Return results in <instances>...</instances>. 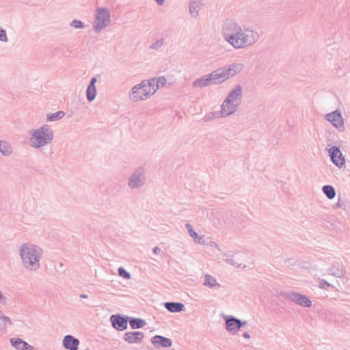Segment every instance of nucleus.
I'll use <instances>...</instances> for the list:
<instances>
[{"mask_svg":"<svg viewBox=\"0 0 350 350\" xmlns=\"http://www.w3.org/2000/svg\"><path fill=\"white\" fill-rule=\"evenodd\" d=\"M161 251L160 248L158 247H154L152 250V252L154 254H158L159 252Z\"/></svg>","mask_w":350,"mask_h":350,"instance_id":"obj_44","label":"nucleus"},{"mask_svg":"<svg viewBox=\"0 0 350 350\" xmlns=\"http://www.w3.org/2000/svg\"><path fill=\"white\" fill-rule=\"evenodd\" d=\"M144 337L143 332L139 331H133L126 332L124 334V340L129 344L140 343Z\"/></svg>","mask_w":350,"mask_h":350,"instance_id":"obj_16","label":"nucleus"},{"mask_svg":"<svg viewBox=\"0 0 350 350\" xmlns=\"http://www.w3.org/2000/svg\"><path fill=\"white\" fill-rule=\"evenodd\" d=\"M291 260V258L286 259V261H288L289 262H290Z\"/></svg>","mask_w":350,"mask_h":350,"instance_id":"obj_49","label":"nucleus"},{"mask_svg":"<svg viewBox=\"0 0 350 350\" xmlns=\"http://www.w3.org/2000/svg\"><path fill=\"white\" fill-rule=\"evenodd\" d=\"M111 21V14L108 9L98 8L96 10L95 20L93 23V29L96 32H100L107 27Z\"/></svg>","mask_w":350,"mask_h":350,"instance_id":"obj_6","label":"nucleus"},{"mask_svg":"<svg viewBox=\"0 0 350 350\" xmlns=\"http://www.w3.org/2000/svg\"><path fill=\"white\" fill-rule=\"evenodd\" d=\"M213 85L215 84L214 83V80L212 79L211 73L194 80L192 83L193 88L196 89H202Z\"/></svg>","mask_w":350,"mask_h":350,"instance_id":"obj_13","label":"nucleus"},{"mask_svg":"<svg viewBox=\"0 0 350 350\" xmlns=\"http://www.w3.org/2000/svg\"><path fill=\"white\" fill-rule=\"evenodd\" d=\"M146 183L145 170L142 167H137L131 175L128 180V186L131 189L142 187Z\"/></svg>","mask_w":350,"mask_h":350,"instance_id":"obj_8","label":"nucleus"},{"mask_svg":"<svg viewBox=\"0 0 350 350\" xmlns=\"http://www.w3.org/2000/svg\"><path fill=\"white\" fill-rule=\"evenodd\" d=\"M65 116L63 111H58L55 113H49L46 116V120L49 122L56 121L62 119Z\"/></svg>","mask_w":350,"mask_h":350,"instance_id":"obj_33","label":"nucleus"},{"mask_svg":"<svg viewBox=\"0 0 350 350\" xmlns=\"http://www.w3.org/2000/svg\"><path fill=\"white\" fill-rule=\"evenodd\" d=\"M326 120L338 129L344 128V122L341 113L334 111L326 115Z\"/></svg>","mask_w":350,"mask_h":350,"instance_id":"obj_15","label":"nucleus"},{"mask_svg":"<svg viewBox=\"0 0 350 350\" xmlns=\"http://www.w3.org/2000/svg\"><path fill=\"white\" fill-rule=\"evenodd\" d=\"M85 350H90V349H85Z\"/></svg>","mask_w":350,"mask_h":350,"instance_id":"obj_51","label":"nucleus"},{"mask_svg":"<svg viewBox=\"0 0 350 350\" xmlns=\"http://www.w3.org/2000/svg\"><path fill=\"white\" fill-rule=\"evenodd\" d=\"M18 253L25 268L30 271H36L40 268L42 255L40 247L34 244L23 243L20 246Z\"/></svg>","mask_w":350,"mask_h":350,"instance_id":"obj_1","label":"nucleus"},{"mask_svg":"<svg viewBox=\"0 0 350 350\" xmlns=\"http://www.w3.org/2000/svg\"><path fill=\"white\" fill-rule=\"evenodd\" d=\"M234 253L232 252H228L227 254H225L224 256L226 257L225 259L226 262L232 266L240 267L241 266V263L234 260L233 259Z\"/></svg>","mask_w":350,"mask_h":350,"instance_id":"obj_32","label":"nucleus"},{"mask_svg":"<svg viewBox=\"0 0 350 350\" xmlns=\"http://www.w3.org/2000/svg\"><path fill=\"white\" fill-rule=\"evenodd\" d=\"M97 82V79L96 77H92L90 80V82L89 83L88 85H90V86H96V83Z\"/></svg>","mask_w":350,"mask_h":350,"instance_id":"obj_43","label":"nucleus"},{"mask_svg":"<svg viewBox=\"0 0 350 350\" xmlns=\"http://www.w3.org/2000/svg\"><path fill=\"white\" fill-rule=\"evenodd\" d=\"M156 79L157 81H158V85L159 88L164 86L167 83V80L164 76L156 77Z\"/></svg>","mask_w":350,"mask_h":350,"instance_id":"obj_41","label":"nucleus"},{"mask_svg":"<svg viewBox=\"0 0 350 350\" xmlns=\"http://www.w3.org/2000/svg\"><path fill=\"white\" fill-rule=\"evenodd\" d=\"M204 285L210 288H219L220 284L217 280L209 274H206L204 277Z\"/></svg>","mask_w":350,"mask_h":350,"instance_id":"obj_26","label":"nucleus"},{"mask_svg":"<svg viewBox=\"0 0 350 350\" xmlns=\"http://www.w3.org/2000/svg\"><path fill=\"white\" fill-rule=\"evenodd\" d=\"M112 327L118 331H124L128 327L129 317L122 314H112L110 317Z\"/></svg>","mask_w":350,"mask_h":350,"instance_id":"obj_10","label":"nucleus"},{"mask_svg":"<svg viewBox=\"0 0 350 350\" xmlns=\"http://www.w3.org/2000/svg\"><path fill=\"white\" fill-rule=\"evenodd\" d=\"M8 324H12L10 319L4 316L2 312H0V329L5 328Z\"/></svg>","mask_w":350,"mask_h":350,"instance_id":"obj_34","label":"nucleus"},{"mask_svg":"<svg viewBox=\"0 0 350 350\" xmlns=\"http://www.w3.org/2000/svg\"><path fill=\"white\" fill-rule=\"evenodd\" d=\"M317 222L319 225H321L322 227H327V224H329L330 225H332L331 221L329 220V217L327 216L325 218H323L322 217H319L317 219Z\"/></svg>","mask_w":350,"mask_h":350,"instance_id":"obj_36","label":"nucleus"},{"mask_svg":"<svg viewBox=\"0 0 350 350\" xmlns=\"http://www.w3.org/2000/svg\"><path fill=\"white\" fill-rule=\"evenodd\" d=\"M239 105V103H236L234 100H231L230 98H226L221 106V116L224 118L234 113L238 109Z\"/></svg>","mask_w":350,"mask_h":350,"instance_id":"obj_12","label":"nucleus"},{"mask_svg":"<svg viewBox=\"0 0 350 350\" xmlns=\"http://www.w3.org/2000/svg\"><path fill=\"white\" fill-rule=\"evenodd\" d=\"M189 12L191 16L197 17L199 14V10L202 6V1H190Z\"/></svg>","mask_w":350,"mask_h":350,"instance_id":"obj_25","label":"nucleus"},{"mask_svg":"<svg viewBox=\"0 0 350 350\" xmlns=\"http://www.w3.org/2000/svg\"><path fill=\"white\" fill-rule=\"evenodd\" d=\"M12 152L11 146L5 142H0V152L4 156H9Z\"/></svg>","mask_w":350,"mask_h":350,"instance_id":"obj_31","label":"nucleus"},{"mask_svg":"<svg viewBox=\"0 0 350 350\" xmlns=\"http://www.w3.org/2000/svg\"><path fill=\"white\" fill-rule=\"evenodd\" d=\"M329 156L336 166L341 168L345 165V159L338 146H333L329 149Z\"/></svg>","mask_w":350,"mask_h":350,"instance_id":"obj_11","label":"nucleus"},{"mask_svg":"<svg viewBox=\"0 0 350 350\" xmlns=\"http://www.w3.org/2000/svg\"><path fill=\"white\" fill-rule=\"evenodd\" d=\"M239 329L243 327H245V325H247V321H241L240 319H239Z\"/></svg>","mask_w":350,"mask_h":350,"instance_id":"obj_42","label":"nucleus"},{"mask_svg":"<svg viewBox=\"0 0 350 350\" xmlns=\"http://www.w3.org/2000/svg\"><path fill=\"white\" fill-rule=\"evenodd\" d=\"M152 96V93L144 80L135 85L129 92V98L132 102L137 103L145 100Z\"/></svg>","mask_w":350,"mask_h":350,"instance_id":"obj_5","label":"nucleus"},{"mask_svg":"<svg viewBox=\"0 0 350 350\" xmlns=\"http://www.w3.org/2000/svg\"><path fill=\"white\" fill-rule=\"evenodd\" d=\"M211 246H215L216 247H218V245L215 242H212L211 244Z\"/></svg>","mask_w":350,"mask_h":350,"instance_id":"obj_47","label":"nucleus"},{"mask_svg":"<svg viewBox=\"0 0 350 350\" xmlns=\"http://www.w3.org/2000/svg\"><path fill=\"white\" fill-rule=\"evenodd\" d=\"M185 228L188 230L189 235L193 238V241L200 245H204L205 241L203 237L199 236L198 233L193 230L191 225L189 224H185Z\"/></svg>","mask_w":350,"mask_h":350,"instance_id":"obj_23","label":"nucleus"},{"mask_svg":"<svg viewBox=\"0 0 350 350\" xmlns=\"http://www.w3.org/2000/svg\"><path fill=\"white\" fill-rule=\"evenodd\" d=\"M322 191L329 200H332L336 196V190L332 185H324L322 187Z\"/></svg>","mask_w":350,"mask_h":350,"instance_id":"obj_27","label":"nucleus"},{"mask_svg":"<svg viewBox=\"0 0 350 350\" xmlns=\"http://www.w3.org/2000/svg\"><path fill=\"white\" fill-rule=\"evenodd\" d=\"M53 137V132L50 129L49 126L44 124L33 131L29 141L33 148H40L50 144Z\"/></svg>","mask_w":350,"mask_h":350,"instance_id":"obj_4","label":"nucleus"},{"mask_svg":"<svg viewBox=\"0 0 350 350\" xmlns=\"http://www.w3.org/2000/svg\"><path fill=\"white\" fill-rule=\"evenodd\" d=\"M226 329L228 333L232 334H236L239 330V319L232 316L228 315L224 317Z\"/></svg>","mask_w":350,"mask_h":350,"instance_id":"obj_14","label":"nucleus"},{"mask_svg":"<svg viewBox=\"0 0 350 350\" xmlns=\"http://www.w3.org/2000/svg\"><path fill=\"white\" fill-rule=\"evenodd\" d=\"M0 312H1V311L0 310Z\"/></svg>","mask_w":350,"mask_h":350,"instance_id":"obj_52","label":"nucleus"},{"mask_svg":"<svg viewBox=\"0 0 350 350\" xmlns=\"http://www.w3.org/2000/svg\"><path fill=\"white\" fill-rule=\"evenodd\" d=\"M332 208L334 209L341 208L347 213L350 208L349 202L347 200H342L340 198H338V202L333 205Z\"/></svg>","mask_w":350,"mask_h":350,"instance_id":"obj_29","label":"nucleus"},{"mask_svg":"<svg viewBox=\"0 0 350 350\" xmlns=\"http://www.w3.org/2000/svg\"><path fill=\"white\" fill-rule=\"evenodd\" d=\"M163 42V38L158 39L150 46V49L157 51L162 47Z\"/></svg>","mask_w":350,"mask_h":350,"instance_id":"obj_35","label":"nucleus"},{"mask_svg":"<svg viewBox=\"0 0 350 350\" xmlns=\"http://www.w3.org/2000/svg\"><path fill=\"white\" fill-rule=\"evenodd\" d=\"M165 308L170 312H180L185 309V305L180 302L167 301L164 303Z\"/></svg>","mask_w":350,"mask_h":350,"instance_id":"obj_22","label":"nucleus"},{"mask_svg":"<svg viewBox=\"0 0 350 350\" xmlns=\"http://www.w3.org/2000/svg\"><path fill=\"white\" fill-rule=\"evenodd\" d=\"M8 36L6 31L0 27V41L1 42H8Z\"/></svg>","mask_w":350,"mask_h":350,"instance_id":"obj_40","label":"nucleus"},{"mask_svg":"<svg viewBox=\"0 0 350 350\" xmlns=\"http://www.w3.org/2000/svg\"><path fill=\"white\" fill-rule=\"evenodd\" d=\"M164 2H165V1H157V3H158V5H163Z\"/></svg>","mask_w":350,"mask_h":350,"instance_id":"obj_48","label":"nucleus"},{"mask_svg":"<svg viewBox=\"0 0 350 350\" xmlns=\"http://www.w3.org/2000/svg\"><path fill=\"white\" fill-rule=\"evenodd\" d=\"M10 344L13 346L16 350H27V349H32L33 347L30 345H29L25 341L22 339L18 338H12L10 339Z\"/></svg>","mask_w":350,"mask_h":350,"instance_id":"obj_21","label":"nucleus"},{"mask_svg":"<svg viewBox=\"0 0 350 350\" xmlns=\"http://www.w3.org/2000/svg\"><path fill=\"white\" fill-rule=\"evenodd\" d=\"M118 275L124 279H130L131 274L122 267H120L118 269Z\"/></svg>","mask_w":350,"mask_h":350,"instance_id":"obj_37","label":"nucleus"},{"mask_svg":"<svg viewBox=\"0 0 350 350\" xmlns=\"http://www.w3.org/2000/svg\"><path fill=\"white\" fill-rule=\"evenodd\" d=\"M241 27V25L234 19L224 21L221 26V34L224 40L230 44L234 36L240 31Z\"/></svg>","mask_w":350,"mask_h":350,"instance_id":"obj_7","label":"nucleus"},{"mask_svg":"<svg viewBox=\"0 0 350 350\" xmlns=\"http://www.w3.org/2000/svg\"><path fill=\"white\" fill-rule=\"evenodd\" d=\"M329 273L336 278H343L345 274V269L343 265L339 262H335L328 269Z\"/></svg>","mask_w":350,"mask_h":350,"instance_id":"obj_20","label":"nucleus"},{"mask_svg":"<svg viewBox=\"0 0 350 350\" xmlns=\"http://www.w3.org/2000/svg\"><path fill=\"white\" fill-rule=\"evenodd\" d=\"M318 286L321 289H324L327 287H334L333 285H332L331 284H329L328 282L323 279L319 280Z\"/></svg>","mask_w":350,"mask_h":350,"instance_id":"obj_39","label":"nucleus"},{"mask_svg":"<svg viewBox=\"0 0 350 350\" xmlns=\"http://www.w3.org/2000/svg\"><path fill=\"white\" fill-rule=\"evenodd\" d=\"M62 345L67 350H78L79 340L72 335H66L64 337Z\"/></svg>","mask_w":350,"mask_h":350,"instance_id":"obj_17","label":"nucleus"},{"mask_svg":"<svg viewBox=\"0 0 350 350\" xmlns=\"http://www.w3.org/2000/svg\"><path fill=\"white\" fill-rule=\"evenodd\" d=\"M144 81H146V85L148 87V89H150L152 95H153L159 90V86L158 85V81H157L156 77Z\"/></svg>","mask_w":350,"mask_h":350,"instance_id":"obj_28","label":"nucleus"},{"mask_svg":"<svg viewBox=\"0 0 350 350\" xmlns=\"http://www.w3.org/2000/svg\"><path fill=\"white\" fill-rule=\"evenodd\" d=\"M243 68L242 64L234 63L217 68L211 72L215 85L221 84L239 73Z\"/></svg>","mask_w":350,"mask_h":350,"instance_id":"obj_3","label":"nucleus"},{"mask_svg":"<svg viewBox=\"0 0 350 350\" xmlns=\"http://www.w3.org/2000/svg\"><path fill=\"white\" fill-rule=\"evenodd\" d=\"M70 27H74L75 29H83L85 27L84 23L79 20L75 19L73 20L70 24Z\"/></svg>","mask_w":350,"mask_h":350,"instance_id":"obj_38","label":"nucleus"},{"mask_svg":"<svg viewBox=\"0 0 350 350\" xmlns=\"http://www.w3.org/2000/svg\"><path fill=\"white\" fill-rule=\"evenodd\" d=\"M211 118V117L208 118L206 120H208Z\"/></svg>","mask_w":350,"mask_h":350,"instance_id":"obj_50","label":"nucleus"},{"mask_svg":"<svg viewBox=\"0 0 350 350\" xmlns=\"http://www.w3.org/2000/svg\"><path fill=\"white\" fill-rule=\"evenodd\" d=\"M283 297L288 301H293L302 307L312 306V301L304 295L295 292H288L283 294Z\"/></svg>","mask_w":350,"mask_h":350,"instance_id":"obj_9","label":"nucleus"},{"mask_svg":"<svg viewBox=\"0 0 350 350\" xmlns=\"http://www.w3.org/2000/svg\"><path fill=\"white\" fill-rule=\"evenodd\" d=\"M129 319L128 323L133 329L142 328L146 324V321L140 318L129 317Z\"/></svg>","mask_w":350,"mask_h":350,"instance_id":"obj_24","label":"nucleus"},{"mask_svg":"<svg viewBox=\"0 0 350 350\" xmlns=\"http://www.w3.org/2000/svg\"><path fill=\"white\" fill-rule=\"evenodd\" d=\"M243 88L242 86L239 84L237 85L234 89H232L228 94L226 98H230L231 100H234L236 103L241 104L242 99Z\"/></svg>","mask_w":350,"mask_h":350,"instance_id":"obj_19","label":"nucleus"},{"mask_svg":"<svg viewBox=\"0 0 350 350\" xmlns=\"http://www.w3.org/2000/svg\"><path fill=\"white\" fill-rule=\"evenodd\" d=\"M79 297L82 299H87L88 297V296L85 294H80Z\"/></svg>","mask_w":350,"mask_h":350,"instance_id":"obj_46","label":"nucleus"},{"mask_svg":"<svg viewBox=\"0 0 350 350\" xmlns=\"http://www.w3.org/2000/svg\"><path fill=\"white\" fill-rule=\"evenodd\" d=\"M96 93H97V92H96V86L88 85V88L85 91L87 100L89 102L93 101L96 98Z\"/></svg>","mask_w":350,"mask_h":350,"instance_id":"obj_30","label":"nucleus"},{"mask_svg":"<svg viewBox=\"0 0 350 350\" xmlns=\"http://www.w3.org/2000/svg\"><path fill=\"white\" fill-rule=\"evenodd\" d=\"M258 39L259 34L257 31L250 28L243 29L241 27L240 31L234 36V39L230 44L235 49H241L252 45Z\"/></svg>","mask_w":350,"mask_h":350,"instance_id":"obj_2","label":"nucleus"},{"mask_svg":"<svg viewBox=\"0 0 350 350\" xmlns=\"http://www.w3.org/2000/svg\"><path fill=\"white\" fill-rule=\"evenodd\" d=\"M152 343L157 348L170 347L172 345V340L167 337L156 335L151 338Z\"/></svg>","mask_w":350,"mask_h":350,"instance_id":"obj_18","label":"nucleus"},{"mask_svg":"<svg viewBox=\"0 0 350 350\" xmlns=\"http://www.w3.org/2000/svg\"><path fill=\"white\" fill-rule=\"evenodd\" d=\"M243 336L245 338H247V339L250 338V334H249V333H247V332H245V333H243Z\"/></svg>","mask_w":350,"mask_h":350,"instance_id":"obj_45","label":"nucleus"}]
</instances>
